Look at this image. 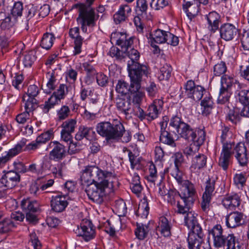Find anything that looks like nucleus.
I'll use <instances>...</instances> for the list:
<instances>
[{
    "label": "nucleus",
    "instance_id": "1",
    "mask_svg": "<svg viewBox=\"0 0 249 249\" xmlns=\"http://www.w3.org/2000/svg\"><path fill=\"white\" fill-rule=\"evenodd\" d=\"M80 181L89 198L97 204L103 202L105 197L119 187L118 179L111 172L96 165H88L81 172Z\"/></svg>",
    "mask_w": 249,
    "mask_h": 249
},
{
    "label": "nucleus",
    "instance_id": "2",
    "mask_svg": "<svg viewBox=\"0 0 249 249\" xmlns=\"http://www.w3.org/2000/svg\"><path fill=\"white\" fill-rule=\"evenodd\" d=\"M96 130L107 142L121 141L122 142L127 143L131 140V132L126 131L122 123L118 120H114L112 122L99 123L96 125Z\"/></svg>",
    "mask_w": 249,
    "mask_h": 249
},
{
    "label": "nucleus",
    "instance_id": "3",
    "mask_svg": "<svg viewBox=\"0 0 249 249\" xmlns=\"http://www.w3.org/2000/svg\"><path fill=\"white\" fill-rule=\"evenodd\" d=\"M170 125L174 127L178 135L200 147L205 140L206 134L203 129H195L184 122L178 115H173L170 119Z\"/></svg>",
    "mask_w": 249,
    "mask_h": 249
},
{
    "label": "nucleus",
    "instance_id": "4",
    "mask_svg": "<svg viewBox=\"0 0 249 249\" xmlns=\"http://www.w3.org/2000/svg\"><path fill=\"white\" fill-rule=\"evenodd\" d=\"M74 7L78 8V16L76 21L81 25L82 32L87 33L88 27L93 28L96 26L99 16L96 14L93 8L85 3H77Z\"/></svg>",
    "mask_w": 249,
    "mask_h": 249
},
{
    "label": "nucleus",
    "instance_id": "5",
    "mask_svg": "<svg viewBox=\"0 0 249 249\" xmlns=\"http://www.w3.org/2000/svg\"><path fill=\"white\" fill-rule=\"evenodd\" d=\"M182 204L179 201H177V210L176 213L178 214L184 215V224L191 231L189 232H195L202 229L200 225L198 223L194 212L191 209V206L194 203H188L183 201Z\"/></svg>",
    "mask_w": 249,
    "mask_h": 249
},
{
    "label": "nucleus",
    "instance_id": "6",
    "mask_svg": "<svg viewBox=\"0 0 249 249\" xmlns=\"http://www.w3.org/2000/svg\"><path fill=\"white\" fill-rule=\"evenodd\" d=\"M71 89V87L65 84H60L57 89L53 92L51 96L44 102V104L40 106L43 112L46 114L48 113L51 109L60 104L61 100L66 97L70 91Z\"/></svg>",
    "mask_w": 249,
    "mask_h": 249
},
{
    "label": "nucleus",
    "instance_id": "7",
    "mask_svg": "<svg viewBox=\"0 0 249 249\" xmlns=\"http://www.w3.org/2000/svg\"><path fill=\"white\" fill-rule=\"evenodd\" d=\"M124 53L126 54L130 59V60L127 63L128 71L135 72L136 74H139L142 76H148L149 73L148 67L138 62L140 55L137 50L131 48Z\"/></svg>",
    "mask_w": 249,
    "mask_h": 249
},
{
    "label": "nucleus",
    "instance_id": "8",
    "mask_svg": "<svg viewBox=\"0 0 249 249\" xmlns=\"http://www.w3.org/2000/svg\"><path fill=\"white\" fill-rule=\"evenodd\" d=\"M128 72L130 84L129 85L128 83L123 80H118L116 86V90L119 93L126 94L129 92H135L138 89H141L143 76L136 74L135 72Z\"/></svg>",
    "mask_w": 249,
    "mask_h": 249
},
{
    "label": "nucleus",
    "instance_id": "9",
    "mask_svg": "<svg viewBox=\"0 0 249 249\" xmlns=\"http://www.w3.org/2000/svg\"><path fill=\"white\" fill-rule=\"evenodd\" d=\"M19 175L14 171H9L0 179V198L5 195L6 189H12L20 181Z\"/></svg>",
    "mask_w": 249,
    "mask_h": 249
},
{
    "label": "nucleus",
    "instance_id": "10",
    "mask_svg": "<svg viewBox=\"0 0 249 249\" xmlns=\"http://www.w3.org/2000/svg\"><path fill=\"white\" fill-rule=\"evenodd\" d=\"M148 8V4L146 0H137L135 10L137 15L134 17L133 21L137 31L141 34L143 33L144 27L141 17L146 14Z\"/></svg>",
    "mask_w": 249,
    "mask_h": 249
},
{
    "label": "nucleus",
    "instance_id": "11",
    "mask_svg": "<svg viewBox=\"0 0 249 249\" xmlns=\"http://www.w3.org/2000/svg\"><path fill=\"white\" fill-rule=\"evenodd\" d=\"M181 185L180 192H178V196L183 201L194 203L197 196L195 185L189 180H185Z\"/></svg>",
    "mask_w": 249,
    "mask_h": 249
},
{
    "label": "nucleus",
    "instance_id": "12",
    "mask_svg": "<svg viewBox=\"0 0 249 249\" xmlns=\"http://www.w3.org/2000/svg\"><path fill=\"white\" fill-rule=\"evenodd\" d=\"M208 3V0H184L182 8L188 18L192 20L198 15L200 4L206 5Z\"/></svg>",
    "mask_w": 249,
    "mask_h": 249
},
{
    "label": "nucleus",
    "instance_id": "13",
    "mask_svg": "<svg viewBox=\"0 0 249 249\" xmlns=\"http://www.w3.org/2000/svg\"><path fill=\"white\" fill-rule=\"evenodd\" d=\"M185 93L188 97L195 101H199L203 95L207 94L206 89L203 87L196 85L193 80H188L185 85Z\"/></svg>",
    "mask_w": 249,
    "mask_h": 249
},
{
    "label": "nucleus",
    "instance_id": "14",
    "mask_svg": "<svg viewBox=\"0 0 249 249\" xmlns=\"http://www.w3.org/2000/svg\"><path fill=\"white\" fill-rule=\"evenodd\" d=\"M204 234L202 229L194 232H189L187 241L189 249H211L201 246L204 242Z\"/></svg>",
    "mask_w": 249,
    "mask_h": 249
},
{
    "label": "nucleus",
    "instance_id": "15",
    "mask_svg": "<svg viewBox=\"0 0 249 249\" xmlns=\"http://www.w3.org/2000/svg\"><path fill=\"white\" fill-rule=\"evenodd\" d=\"M116 106L117 110L125 115V118L130 117L134 111L133 105L131 101V96L126 98H117L116 100Z\"/></svg>",
    "mask_w": 249,
    "mask_h": 249
},
{
    "label": "nucleus",
    "instance_id": "16",
    "mask_svg": "<svg viewBox=\"0 0 249 249\" xmlns=\"http://www.w3.org/2000/svg\"><path fill=\"white\" fill-rule=\"evenodd\" d=\"M26 143V139H22L13 148L6 152L4 155L0 157V168L3 167L11 158L18 155L22 151V148Z\"/></svg>",
    "mask_w": 249,
    "mask_h": 249
},
{
    "label": "nucleus",
    "instance_id": "17",
    "mask_svg": "<svg viewBox=\"0 0 249 249\" xmlns=\"http://www.w3.org/2000/svg\"><path fill=\"white\" fill-rule=\"evenodd\" d=\"M52 148L49 154L50 158L54 161H59L63 159L67 155L64 145L57 141L51 142L50 143Z\"/></svg>",
    "mask_w": 249,
    "mask_h": 249
},
{
    "label": "nucleus",
    "instance_id": "18",
    "mask_svg": "<svg viewBox=\"0 0 249 249\" xmlns=\"http://www.w3.org/2000/svg\"><path fill=\"white\" fill-rule=\"evenodd\" d=\"M209 235L212 236L213 246L217 248H221V246L227 235L224 234L222 227L220 224L214 225L208 230Z\"/></svg>",
    "mask_w": 249,
    "mask_h": 249
},
{
    "label": "nucleus",
    "instance_id": "19",
    "mask_svg": "<svg viewBox=\"0 0 249 249\" xmlns=\"http://www.w3.org/2000/svg\"><path fill=\"white\" fill-rule=\"evenodd\" d=\"M74 231L77 236H82L86 241H89L95 237V229L91 226L90 221H86V225L81 223L80 226H78Z\"/></svg>",
    "mask_w": 249,
    "mask_h": 249
},
{
    "label": "nucleus",
    "instance_id": "20",
    "mask_svg": "<svg viewBox=\"0 0 249 249\" xmlns=\"http://www.w3.org/2000/svg\"><path fill=\"white\" fill-rule=\"evenodd\" d=\"M240 165L245 166L248 163L247 148L244 143L238 142L234 147L232 152Z\"/></svg>",
    "mask_w": 249,
    "mask_h": 249
},
{
    "label": "nucleus",
    "instance_id": "21",
    "mask_svg": "<svg viewBox=\"0 0 249 249\" xmlns=\"http://www.w3.org/2000/svg\"><path fill=\"white\" fill-rule=\"evenodd\" d=\"M205 18L207 21V29L211 34L219 29L221 21V16L219 13L215 11L210 12L205 16Z\"/></svg>",
    "mask_w": 249,
    "mask_h": 249
},
{
    "label": "nucleus",
    "instance_id": "22",
    "mask_svg": "<svg viewBox=\"0 0 249 249\" xmlns=\"http://www.w3.org/2000/svg\"><path fill=\"white\" fill-rule=\"evenodd\" d=\"M219 32L222 39L226 41H231L237 36L238 29L232 24L226 23L220 26Z\"/></svg>",
    "mask_w": 249,
    "mask_h": 249
},
{
    "label": "nucleus",
    "instance_id": "23",
    "mask_svg": "<svg viewBox=\"0 0 249 249\" xmlns=\"http://www.w3.org/2000/svg\"><path fill=\"white\" fill-rule=\"evenodd\" d=\"M163 102L162 98L154 100L147 110V120L151 122L157 118L162 108Z\"/></svg>",
    "mask_w": 249,
    "mask_h": 249
},
{
    "label": "nucleus",
    "instance_id": "24",
    "mask_svg": "<svg viewBox=\"0 0 249 249\" xmlns=\"http://www.w3.org/2000/svg\"><path fill=\"white\" fill-rule=\"evenodd\" d=\"M244 222V214L237 211L231 213L226 218V226L229 228H234Z\"/></svg>",
    "mask_w": 249,
    "mask_h": 249
},
{
    "label": "nucleus",
    "instance_id": "25",
    "mask_svg": "<svg viewBox=\"0 0 249 249\" xmlns=\"http://www.w3.org/2000/svg\"><path fill=\"white\" fill-rule=\"evenodd\" d=\"M172 224L171 220H169L164 216H160L159 218L158 224L157 226V231L164 237H169L171 234Z\"/></svg>",
    "mask_w": 249,
    "mask_h": 249
},
{
    "label": "nucleus",
    "instance_id": "26",
    "mask_svg": "<svg viewBox=\"0 0 249 249\" xmlns=\"http://www.w3.org/2000/svg\"><path fill=\"white\" fill-rule=\"evenodd\" d=\"M232 148L229 144L222 146V149L218 160V165L224 170H227L230 164L232 155Z\"/></svg>",
    "mask_w": 249,
    "mask_h": 249
},
{
    "label": "nucleus",
    "instance_id": "27",
    "mask_svg": "<svg viewBox=\"0 0 249 249\" xmlns=\"http://www.w3.org/2000/svg\"><path fill=\"white\" fill-rule=\"evenodd\" d=\"M66 196L58 195L53 196L51 201L52 209L57 213H61L64 211L68 205Z\"/></svg>",
    "mask_w": 249,
    "mask_h": 249
},
{
    "label": "nucleus",
    "instance_id": "28",
    "mask_svg": "<svg viewBox=\"0 0 249 249\" xmlns=\"http://www.w3.org/2000/svg\"><path fill=\"white\" fill-rule=\"evenodd\" d=\"M207 158L203 154H198L192 159L190 169L192 172L198 173L206 166Z\"/></svg>",
    "mask_w": 249,
    "mask_h": 249
},
{
    "label": "nucleus",
    "instance_id": "29",
    "mask_svg": "<svg viewBox=\"0 0 249 249\" xmlns=\"http://www.w3.org/2000/svg\"><path fill=\"white\" fill-rule=\"evenodd\" d=\"M96 136L95 132L93 128L91 127H88L85 125H81L78 128V131L75 136L77 141H81L84 138L87 140L91 141L95 138Z\"/></svg>",
    "mask_w": 249,
    "mask_h": 249
},
{
    "label": "nucleus",
    "instance_id": "30",
    "mask_svg": "<svg viewBox=\"0 0 249 249\" xmlns=\"http://www.w3.org/2000/svg\"><path fill=\"white\" fill-rule=\"evenodd\" d=\"M57 74L56 72L52 70L46 73V78L48 82L46 84V88L44 89L45 93L47 94L51 93L56 89L59 84V80L57 78Z\"/></svg>",
    "mask_w": 249,
    "mask_h": 249
},
{
    "label": "nucleus",
    "instance_id": "31",
    "mask_svg": "<svg viewBox=\"0 0 249 249\" xmlns=\"http://www.w3.org/2000/svg\"><path fill=\"white\" fill-rule=\"evenodd\" d=\"M240 201L239 196L234 194L224 197L222 200V204L225 208L232 210L239 206Z\"/></svg>",
    "mask_w": 249,
    "mask_h": 249
},
{
    "label": "nucleus",
    "instance_id": "32",
    "mask_svg": "<svg viewBox=\"0 0 249 249\" xmlns=\"http://www.w3.org/2000/svg\"><path fill=\"white\" fill-rule=\"evenodd\" d=\"M14 22L11 20V18L9 16L0 20V27L2 30L5 31L7 37L10 36L14 33Z\"/></svg>",
    "mask_w": 249,
    "mask_h": 249
},
{
    "label": "nucleus",
    "instance_id": "33",
    "mask_svg": "<svg viewBox=\"0 0 249 249\" xmlns=\"http://www.w3.org/2000/svg\"><path fill=\"white\" fill-rule=\"evenodd\" d=\"M200 105L203 115L207 116L211 113L213 108V102L212 97L209 93L205 94L204 98L201 102Z\"/></svg>",
    "mask_w": 249,
    "mask_h": 249
},
{
    "label": "nucleus",
    "instance_id": "34",
    "mask_svg": "<svg viewBox=\"0 0 249 249\" xmlns=\"http://www.w3.org/2000/svg\"><path fill=\"white\" fill-rule=\"evenodd\" d=\"M20 205L23 212H37L39 208V204L37 201L29 198L23 199Z\"/></svg>",
    "mask_w": 249,
    "mask_h": 249
},
{
    "label": "nucleus",
    "instance_id": "35",
    "mask_svg": "<svg viewBox=\"0 0 249 249\" xmlns=\"http://www.w3.org/2000/svg\"><path fill=\"white\" fill-rule=\"evenodd\" d=\"M22 100L25 111L30 113H33L38 107V101L35 98H27L24 95Z\"/></svg>",
    "mask_w": 249,
    "mask_h": 249
},
{
    "label": "nucleus",
    "instance_id": "36",
    "mask_svg": "<svg viewBox=\"0 0 249 249\" xmlns=\"http://www.w3.org/2000/svg\"><path fill=\"white\" fill-rule=\"evenodd\" d=\"M149 207L148 206V200L146 197L144 196L139 204L138 208L135 213L137 216L142 218H146L148 215Z\"/></svg>",
    "mask_w": 249,
    "mask_h": 249
},
{
    "label": "nucleus",
    "instance_id": "37",
    "mask_svg": "<svg viewBox=\"0 0 249 249\" xmlns=\"http://www.w3.org/2000/svg\"><path fill=\"white\" fill-rule=\"evenodd\" d=\"M167 33L168 32L158 29L155 30L153 34H150L149 37L151 38V41H153L155 43L159 44L164 43L166 41Z\"/></svg>",
    "mask_w": 249,
    "mask_h": 249
},
{
    "label": "nucleus",
    "instance_id": "38",
    "mask_svg": "<svg viewBox=\"0 0 249 249\" xmlns=\"http://www.w3.org/2000/svg\"><path fill=\"white\" fill-rule=\"evenodd\" d=\"M133 43V39L132 37L126 39L125 35H122L121 36L116 40V44L121 47L122 51L124 53L131 49V45Z\"/></svg>",
    "mask_w": 249,
    "mask_h": 249
},
{
    "label": "nucleus",
    "instance_id": "39",
    "mask_svg": "<svg viewBox=\"0 0 249 249\" xmlns=\"http://www.w3.org/2000/svg\"><path fill=\"white\" fill-rule=\"evenodd\" d=\"M148 232L149 227L147 225L137 223L135 234L138 239L143 240L146 237Z\"/></svg>",
    "mask_w": 249,
    "mask_h": 249
},
{
    "label": "nucleus",
    "instance_id": "40",
    "mask_svg": "<svg viewBox=\"0 0 249 249\" xmlns=\"http://www.w3.org/2000/svg\"><path fill=\"white\" fill-rule=\"evenodd\" d=\"M54 40L55 37L53 34L46 33L42 37L40 46L43 48L48 50L52 47Z\"/></svg>",
    "mask_w": 249,
    "mask_h": 249
},
{
    "label": "nucleus",
    "instance_id": "41",
    "mask_svg": "<svg viewBox=\"0 0 249 249\" xmlns=\"http://www.w3.org/2000/svg\"><path fill=\"white\" fill-rule=\"evenodd\" d=\"M235 97L243 105L249 103V90L240 89L235 91Z\"/></svg>",
    "mask_w": 249,
    "mask_h": 249
},
{
    "label": "nucleus",
    "instance_id": "42",
    "mask_svg": "<svg viewBox=\"0 0 249 249\" xmlns=\"http://www.w3.org/2000/svg\"><path fill=\"white\" fill-rule=\"evenodd\" d=\"M232 133L230 131L228 127H224L221 130V135L220 136L221 142L222 143V146L226 144H229L232 147V142L230 141L231 138Z\"/></svg>",
    "mask_w": 249,
    "mask_h": 249
},
{
    "label": "nucleus",
    "instance_id": "43",
    "mask_svg": "<svg viewBox=\"0 0 249 249\" xmlns=\"http://www.w3.org/2000/svg\"><path fill=\"white\" fill-rule=\"evenodd\" d=\"M236 80L232 77L228 75H224L221 79V88L231 90L232 86L235 84Z\"/></svg>",
    "mask_w": 249,
    "mask_h": 249
},
{
    "label": "nucleus",
    "instance_id": "44",
    "mask_svg": "<svg viewBox=\"0 0 249 249\" xmlns=\"http://www.w3.org/2000/svg\"><path fill=\"white\" fill-rule=\"evenodd\" d=\"M160 142L171 146H176V143L173 135L168 131H164L160 133Z\"/></svg>",
    "mask_w": 249,
    "mask_h": 249
},
{
    "label": "nucleus",
    "instance_id": "45",
    "mask_svg": "<svg viewBox=\"0 0 249 249\" xmlns=\"http://www.w3.org/2000/svg\"><path fill=\"white\" fill-rule=\"evenodd\" d=\"M172 68L168 64L164 65L160 69L158 75L160 80H168L171 76Z\"/></svg>",
    "mask_w": 249,
    "mask_h": 249
},
{
    "label": "nucleus",
    "instance_id": "46",
    "mask_svg": "<svg viewBox=\"0 0 249 249\" xmlns=\"http://www.w3.org/2000/svg\"><path fill=\"white\" fill-rule=\"evenodd\" d=\"M226 247V249H236L235 237L233 234H228L221 246V248Z\"/></svg>",
    "mask_w": 249,
    "mask_h": 249
},
{
    "label": "nucleus",
    "instance_id": "47",
    "mask_svg": "<svg viewBox=\"0 0 249 249\" xmlns=\"http://www.w3.org/2000/svg\"><path fill=\"white\" fill-rule=\"evenodd\" d=\"M140 89H138L135 92H131V101L133 104L136 105L137 107H140L142 100L145 97V94L143 92L140 91Z\"/></svg>",
    "mask_w": 249,
    "mask_h": 249
},
{
    "label": "nucleus",
    "instance_id": "48",
    "mask_svg": "<svg viewBox=\"0 0 249 249\" xmlns=\"http://www.w3.org/2000/svg\"><path fill=\"white\" fill-rule=\"evenodd\" d=\"M231 92L228 89H220L219 96L217 99V103L219 104H225L229 102Z\"/></svg>",
    "mask_w": 249,
    "mask_h": 249
},
{
    "label": "nucleus",
    "instance_id": "49",
    "mask_svg": "<svg viewBox=\"0 0 249 249\" xmlns=\"http://www.w3.org/2000/svg\"><path fill=\"white\" fill-rule=\"evenodd\" d=\"M53 136V131L52 129H50L47 131L42 133L41 135L38 136L36 141L37 142L39 143L40 145L41 144L45 143L51 140Z\"/></svg>",
    "mask_w": 249,
    "mask_h": 249
},
{
    "label": "nucleus",
    "instance_id": "50",
    "mask_svg": "<svg viewBox=\"0 0 249 249\" xmlns=\"http://www.w3.org/2000/svg\"><path fill=\"white\" fill-rule=\"evenodd\" d=\"M240 39L243 50L249 51V29L243 30L240 34Z\"/></svg>",
    "mask_w": 249,
    "mask_h": 249
},
{
    "label": "nucleus",
    "instance_id": "51",
    "mask_svg": "<svg viewBox=\"0 0 249 249\" xmlns=\"http://www.w3.org/2000/svg\"><path fill=\"white\" fill-rule=\"evenodd\" d=\"M76 124V121L74 119H71L64 122L61 126L62 130L66 132L73 133L74 131Z\"/></svg>",
    "mask_w": 249,
    "mask_h": 249
},
{
    "label": "nucleus",
    "instance_id": "52",
    "mask_svg": "<svg viewBox=\"0 0 249 249\" xmlns=\"http://www.w3.org/2000/svg\"><path fill=\"white\" fill-rule=\"evenodd\" d=\"M215 183L214 179L209 178L206 182L205 191L203 195L212 197L215 189Z\"/></svg>",
    "mask_w": 249,
    "mask_h": 249
},
{
    "label": "nucleus",
    "instance_id": "53",
    "mask_svg": "<svg viewBox=\"0 0 249 249\" xmlns=\"http://www.w3.org/2000/svg\"><path fill=\"white\" fill-rule=\"evenodd\" d=\"M74 39V54L77 55L81 52V47L83 42V38L80 35L79 32L74 37H72Z\"/></svg>",
    "mask_w": 249,
    "mask_h": 249
},
{
    "label": "nucleus",
    "instance_id": "54",
    "mask_svg": "<svg viewBox=\"0 0 249 249\" xmlns=\"http://www.w3.org/2000/svg\"><path fill=\"white\" fill-rule=\"evenodd\" d=\"M227 70V68L226 63L223 61H221L214 66L213 74L215 76H220L224 74Z\"/></svg>",
    "mask_w": 249,
    "mask_h": 249
},
{
    "label": "nucleus",
    "instance_id": "55",
    "mask_svg": "<svg viewBox=\"0 0 249 249\" xmlns=\"http://www.w3.org/2000/svg\"><path fill=\"white\" fill-rule=\"evenodd\" d=\"M36 56L33 51L27 53L24 56L22 62L25 67H30L36 60Z\"/></svg>",
    "mask_w": 249,
    "mask_h": 249
},
{
    "label": "nucleus",
    "instance_id": "56",
    "mask_svg": "<svg viewBox=\"0 0 249 249\" xmlns=\"http://www.w3.org/2000/svg\"><path fill=\"white\" fill-rule=\"evenodd\" d=\"M198 146L192 143L189 146L186 147L184 150V153L188 159L193 158L196 155L199 150Z\"/></svg>",
    "mask_w": 249,
    "mask_h": 249
},
{
    "label": "nucleus",
    "instance_id": "57",
    "mask_svg": "<svg viewBox=\"0 0 249 249\" xmlns=\"http://www.w3.org/2000/svg\"><path fill=\"white\" fill-rule=\"evenodd\" d=\"M65 169V164L64 163H59L53 166L51 170L55 178H62Z\"/></svg>",
    "mask_w": 249,
    "mask_h": 249
},
{
    "label": "nucleus",
    "instance_id": "58",
    "mask_svg": "<svg viewBox=\"0 0 249 249\" xmlns=\"http://www.w3.org/2000/svg\"><path fill=\"white\" fill-rule=\"evenodd\" d=\"M14 227V223L11 219H4L0 221V233L7 232Z\"/></svg>",
    "mask_w": 249,
    "mask_h": 249
},
{
    "label": "nucleus",
    "instance_id": "59",
    "mask_svg": "<svg viewBox=\"0 0 249 249\" xmlns=\"http://www.w3.org/2000/svg\"><path fill=\"white\" fill-rule=\"evenodd\" d=\"M212 197L202 195V199L200 202V207L201 210L205 213H208L210 210Z\"/></svg>",
    "mask_w": 249,
    "mask_h": 249
},
{
    "label": "nucleus",
    "instance_id": "60",
    "mask_svg": "<svg viewBox=\"0 0 249 249\" xmlns=\"http://www.w3.org/2000/svg\"><path fill=\"white\" fill-rule=\"evenodd\" d=\"M170 0H151L150 6L156 10H159L168 5Z\"/></svg>",
    "mask_w": 249,
    "mask_h": 249
},
{
    "label": "nucleus",
    "instance_id": "61",
    "mask_svg": "<svg viewBox=\"0 0 249 249\" xmlns=\"http://www.w3.org/2000/svg\"><path fill=\"white\" fill-rule=\"evenodd\" d=\"M23 10V3L21 1L15 2L11 10V14L13 17L18 18L21 17Z\"/></svg>",
    "mask_w": 249,
    "mask_h": 249
},
{
    "label": "nucleus",
    "instance_id": "62",
    "mask_svg": "<svg viewBox=\"0 0 249 249\" xmlns=\"http://www.w3.org/2000/svg\"><path fill=\"white\" fill-rule=\"evenodd\" d=\"M70 109L67 106H63L57 111V119L59 121L66 119L69 116Z\"/></svg>",
    "mask_w": 249,
    "mask_h": 249
},
{
    "label": "nucleus",
    "instance_id": "63",
    "mask_svg": "<svg viewBox=\"0 0 249 249\" xmlns=\"http://www.w3.org/2000/svg\"><path fill=\"white\" fill-rule=\"evenodd\" d=\"M25 10L27 18L30 19L35 16L37 7L32 3H29L25 6Z\"/></svg>",
    "mask_w": 249,
    "mask_h": 249
},
{
    "label": "nucleus",
    "instance_id": "64",
    "mask_svg": "<svg viewBox=\"0 0 249 249\" xmlns=\"http://www.w3.org/2000/svg\"><path fill=\"white\" fill-rule=\"evenodd\" d=\"M39 92V88L36 85H30L27 89L25 96L27 98H35L36 97Z\"/></svg>",
    "mask_w": 249,
    "mask_h": 249
}]
</instances>
